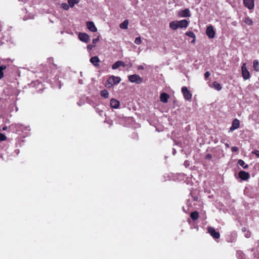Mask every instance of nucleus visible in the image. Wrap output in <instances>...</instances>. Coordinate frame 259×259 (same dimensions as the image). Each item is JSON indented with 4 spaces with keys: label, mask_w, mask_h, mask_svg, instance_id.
<instances>
[{
    "label": "nucleus",
    "mask_w": 259,
    "mask_h": 259,
    "mask_svg": "<svg viewBox=\"0 0 259 259\" xmlns=\"http://www.w3.org/2000/svg\"><path fill=\"white\" fill-rule=\"evenodd\" d=\"M78 38L80 41L84 42H88L90 40V36L85 33H79L78 34Z\"/></svg>",
    "instance_id": "obj_9"
},
{
    "label": "nucleus",
    "mask_w": 259,
    "mask_h": 259,
    "mask_svg": "<svg viewBox=\"0 0 259 259\" xmlns=\"http://www.w3.org/2000/svg\"><path fill=\"white\" fill-rule=\"evenodd\" d=\"M14 126H15L16 128H17L16 129V131H23L24 130H30V128L29 126L28 127H24V125H23L22 124H15V125H11V127H13Z\"/></svg>",
    "instance_id": "obj_16"
},
{
    "label": "nucleus",
    "mask_w": 259,
    "mask_h": 259,
    "mask_svg": "<svg viewBox=\"0 0 259 259\" xmlns=\"http://www.w3.org/2000/svg\"><path fill=\"white\" fill-rule=\"evenodd\" d=\"M226 145L227 147H229V145L228 144H226Z\"/></svg>",
    "instance_id": "obj_50"
},
{
    "label": "nucleus",
    "mask_w": 259,
    "mask_h": 259,
    "mask_svg": "<svg viewBox=\"0 0 259 259\" xmlns=\"http://www.w3.org/2000/svg\"><path fill=\"white\" fill-rule=\"evenodd\" d=\"M6 68V66L5 65H0V70L3 71Z\"/></svg>",
    "instance_id": "obj_41"
},
{
    "label": "nucleus",
    "mask_w": 259,
    "mask_h": 259,
    "mask_svg": "<svg viewBox=\"0 0 259 259\" xmlns=\"http://www.w3.org/2000/svg\"><path fill=\"white\" fill-rule=\"evenodd\" d=\"M240 126V121L239 120L235 118L233 120L232 125L231 127L230 128V132H233L234 130L238 128Z\"/></svg>",
    "instance_id": "obj_10"
},
{
    "label": "nucleus",
    "mask_w": 259,
    "mask_h": 259,
    "mask_svg": "<svg viewBox=\"0 0 259 259\" xmlns=\"http://www.w3.org/2000/svg\"><path fill=\"white\" fill-rule=\"evenodd\" d=\"M61 85H59V89H60V88H61Z\"/></svg>",
    "instance_id": "obj_52"
},
{
    "label": "nucleus",
    "mask_w": 259,
    "mask_h": 259,
    "mask_svg": "<svg viewBox=\"0 0 259 259\" xmlns=\"http://www.w3.org/2000/svg\"><path fill=\"white\" fill-rule=\"evenodd\" d=\"M102 112H102V111H100V112H99V114H100V115H102Z\"/></svg>",
    "instance_id": "obj_47"
},
{
    "label": "nucleus",
    "mask_w": 259,
    "mask_h": 259,
    "mask_svg": "<svg viewBox=\"0 0 259 259\" xmlns=\"http://www.w3.org/2000/svg\"><path fill=\"white\" fill-rule=\"evenodd\" d=\"M90 62L93 65L96 67L99 66V62H100L99 58L97 56L92 57L90 59Z\"/></svg>",
    "instance_id": "obj_13"
},
{
    "label": "nucleus",
    "mask_w": 259,
    "mask_h": 259,
    "mask_svg": "<svg viewBox=\"0 0 259 259\" xmlns=\"http://www.w3.org/2000/svg\"><path fill=\"white\" fill-rule=\"evenodd\" d=\"M238 164L242 166L244 169H247L248 168V165L245 164L244 161L242 159H239L238 161Z\"/></svg>",
    "instance_id": "obj_23"
},
{
    "label": "nucleus",
    "mask_w": 259,
    "mask_h": 259,
    "mask_svg": "<svg viewBox=\"0 0 259 259\" xmlns=\"http://www.w3.org/2000/svg\"><path fill=\"white\" fill-rule=\"evenodd\" d=\"M169 98V95L165 93H162L160 95V101L161 102L164 103H166L167 102Z\"/></svg>",
    "instance_id": "obj_14"
},
{
    "label": "nucleus",
    "mask_w": 259,
    "mask_h": 259,
    "mask_svg": "<svg viewBox=\"0 0 259 259\" xmlns=\"http://www.w3.org/2000/svg\"><path fill=\"white\" fill-rule=\"evenodd\" d=\"M4 76V73L3 71L0 70V79H2Z\"/></svg>",
    "instance_id": "obj_43"
},
{
    "label": "nucleus",
    "mask_w": 259,
    "mask_h": 259,
    "mask_svg": "<svg viewBox=\"0 0 259 259\" xmlns=\"http://www.w3.org/2000/svg\"><path fill=\"white\" fill-rule=\"evenodd\" d=\"M169 27L174 30H177L178 28H179V23L178 21H172L169 23Z\"/></svg>",
    "instance_id": "obj_19"
},
{
    "label": "nucleus",
    "mask_w": 259,
    "mask_h": 259,
    "mask_svg": "<svg viewBox=\"0 0 259 259\" xmlns=\"http://www.w3.org/2000/svg\"><path fill=\"white\" fill-rule=\"evenodd\" d=\"M210 87L214 88L217 91H220L222 89L221 84L217 81H214L210 85Z\"/></svg>",
    "instance_id": "obj_20"
},
{
    "label": "nucleus",
    "mask_w": 259,
    "mask_h": 259,
    "mask_svg": "<svg viewBox=\"0 0 259 259\" xmlns=\"http://www.w3.org/2000/svg\"><path fill=\"white\" fill-rule=\"evenodd\" d=\"M7 139L6 136L2 133H0V141H4Z\"/></svg>",
    "instance_id": "obj_34"
},
{
    "label": "nucleus",
    "mask_w": 259,
    "mask_h": 259,
    "mask_svg": "<svg viewBox=\"0 0 259 259\" xmlns=\"http://www.w3.org/2000/svg\"><path fill=\"white\" fill-rule=\"evenodd\" d=\"M208 232L209 234L214 238V239H218L220 237V233L218 231H217L216 230L212 227H208L207 228Z\"/></svg>",
    "instance_id": "obj_3"
},
{
    "label": "nucleus",
    "mask_w": 259,
    "mask_h": 259,
    "mask_svg": "<svg viewBox=\"0 0 259 259\" xmlns=\"http://www.w3.org/2000/svg\"><path fill=\"white\" fill-rule=\"evenodd\" d=\"M244 22L249 26L253 24V21L249 17H246L244 18Z\"/></svg>",
    "instance_id": "obj_28"
},
{
    "label": "nucleus",
    "mask_w": 259,
    "mask_h": 259,
    "mask_svg": "<svg viewBox=\"0 0 259 259\" xmlns=\"http://www.w3.org/2000/svg\"><path fill=\"white\" fill-rule=\"evenodd\" d=\"M183 210L184 212H186V211H185V209L184 208V207H183Z\"/></svg>",
    "instance_id": "obj_48"
},
{
    "label": "nucleus",
    "mask_w": 259,
    "mask_h": 259,
    "mask_svg": "<svg viewBox=\"0 0 259 259\" xmlns=\"http://www.w3.org/2000/svg\"><path fill=\"white\" fill-rule=\"evenodd\" d=\"M78 82H79V83H80L81 84H83V81L81 79H79Z\"/></svg>",
    "instance_id": "obj_44"
},
{
    "label": "nucleus",
    "mask_w": 259,
    "mask_h": 259,
    "mask_svg": "<svg viewBox=\"0 0 259 259\" xmlns=\"http://www.w3.org/2000/svg\"><path fill=\"white\" fill-rule=\"evenodd\" d=\"M121 78L119 76H115L114 75L110 76L107 80L106 86L110 88L114 84H117L120 82Z\"/></svg>",
    "instance_id": "obj_1"
},
{
    "label": "nucleus",
    "mask_w": 259,
    "mask_h": 259,
    "mask_svg": "<svg viewBox=\"0 0 259 259\" xmlns=\"http://www.w3.org/2000/svg\"><path fill=\"white\" fill-rule=\"evenodd\" d=\"M99 41V38H94L92 40V43L93 44H96Z\"/></svg>",
    "instance_id": "obj_40"
},
{
    "label": "nucleus",
    "mask_w": 259,
    "mask_h": 259,
    "mask_svg": "<svg viewBox=\"0 0 259 259\" xmlns=\"http://www.w3.org/2000/svg\"><path fill=\"white\" fill-rule=\"evenodd\" d=\"M212 158V156L210 154H207L205 155V159H210Z\"/></svg>",
    "instance_id": "obj_38"
},
{
    "label": "nucleus",
    "mask_w": 259,
    "mask_h": 259,
    "mask_svg": "<svg viewBox=\"0 0 259 259\" xmlns=\"http://www.w3.org/2000/svg\"><path fill=\"white\" fill-rule=\"evenodd\" d=\"M125 63L122 61H117L112 65V68L115 70L120 66L125 67Z\"/></svg>",
    "instance_id": "obj_15"
},
{
    "label": "nucleus",
    "mask_w": 259,
    "mask_h": 259,
    "mask_svg": "<svg viewBox=\"0 0 259 259\" xmlns=\"http://www.w3.org/2000/svg\"><path fill=\"white\" fill-rule=\"evenodd\" d=\"M101 96L105 99H107L109 97V92L106 90H103L101 91Z\"/></svg>",
    "instance_id": "obj_26"
},
{
    "label": "nucleus",
    "mask_w": 259,
    "mask_h": 259,
    "mask_svg": "<svg viewBox=\"0 0 259 259\" xmlns=\"http://www.w3.org/2000/svg\"><path fill=\"white\" fill-rule=\"evenodd\" d=\"M176 153V150L175 149H173V151H172V153H173V155H175Z\"/></svg>",
    "instance_id": "obj_46"
},
{
    "label": "nucleus",
    "mask_w": 259,
    "mask_h": 259,
    "mask_svg": "<svg viewBox=\"0 0 259 259\" xmlns=\"http://www.w3.org/2000/svg\"><path fill=\"white\" fill-rule=\"evenodd\" d=\"M236 255L238 259H245V254L241 251H237Z\"/></svg>",
    "instance_id": "obj_29"
},
{
    "label": "nucleus",
    "mask_w": 259,
    "mask_h": 259,
    "mask_svg": "<svg viewBox=\"0 0 259 259\" xmlns=\"http://www.w3.org/2000/svg\"><path fill=\"white\" fill-rule=\"evenodd\" d=\"M128 79L130 82L136 84H140L143 82V78L136 74L129 75Z\"/></svg>",
    "instance_id": "obj_2"
},
{
    "label": "nucleus",
    "mask_w": 259,
    "mask_h": 259,
    "mask_svg": "<svg viewBox=\"0 0 259 259\" xmlns=\"http://www.w3.org/2000/svg\"><path fill=\"white\" fill-rule=\"evenodd\" d=\"M242 231L244 232V235L246 238H248L250 237L251 233H250V231L246 230V229L245 227H243L242 228Z\"/></svg>",
    "instance_id": "obj_24"
},
{
    "label": "nucleus",
    "mask_w": 259,
    "mask_h": 259,
    "mask_svg": "<svg viewBox=\"0 0 259 259\" xmlns=\"http://www.w3.org/2000/svg\"><path fill=\"white\" fill-rule=\"evenodd\" d=\"M242 74L245 80L248 79L250 77V74L246 67V64L243 63L241 67Z\"/></svg>",
    "instance_id": "obj_5"
},
{
    "label": "nucleus",
    "mask_w": 259,
    "mask_h": 259,
    "mask_svg": "<svg viewBox=\"0 0 259 259\" xmlns=\"http://www.w3.org/2000/svg\"><path fill=\"white\" fill-rule=\"evenodd\" d=\"M239 150V148L237 147H232L231 148V151L233 152H238Z\"/></svg>",
    "instance_id": "obj_36"
},
{
    "label": "nucleus",
    "mask_w": 259,
    "mask_h": 259,
    "mask_svg": "<svg viewBox=\"0 0 259 259\" xmlns=\"http://www.w3.org/2000/svg\"><path fill=\"white\" fill-rule=\"evenodd\" d=\"M190 217L193 221L197 220L199 218L198 212L197 211H194L191 212L190 214Z\"/></svg>",
    "instance_id": "obj_21"
},
{
    "label": "nucleus",
    "mask_w": 259,
    "mask_h": 259,
    "mask_svg": "<svg viewBox=\"0 0 259 259\" xmlns=\"http://www.w3.org/2000/svg\"><path fill=\"white\" fill-rule=\"evenodd\" d=\"M138 70H143L144 69V67L143 65H139L137 67Z\"/></svg>",
    "instance_id": "obj_42"
},
{
    "label": "nucleus",
    "mask_w": 259,
    "mask_h": 259,
    "mask_svg": "<svg viewBox=\"0 0 259 259\" xmlns=\"http://www.w3.org/2000/svg\"><path fill=\"white\" fill-rule=\"evenodd\" d=\"M186 35L189 37L194 38L193 40L191 41V42L193 43L195 42V35L193 32L191 31H187L186 32Z\"/></svg>",
    "instance_id": "obj_27"
},
{
    "label": "nucleus",
    "mask_w": 259,
    "mask_h": 259,
    "mask_svg": "<svg viewBox=\"0 0 259 259\" xmlns=\"http://www.w3.org/2000/svg\"><path fill=\"white\" fill-rule=\"evenodd\" d=\"M93 47H94L93 45H92L90 44V45H88L87 49L89 51H91L93 49Z\"/></svg>",
    "instance_id": "obj_39"
},
{
    "label": "nucleus",
    "mask_w": 259,
    "mask_h": 259,
    "mask_svg": "<svg viewBox=\"0 0 259 259\" xmlns=\"http://www.w3.org/2000/svg\"><path fill=\"white\" fill-rule=\"evenodd\" d=\"M18 110V108L16 107V111H17Z\"/></svg>",
    "instance_id": "obj_51"
},
{
    "label": "nucleus",
    "mask_w": 259,
    "mask_h": 259,
    "mask_svg": "<svg viewBox=\"0 0 259 259\" xmlns=\"http://www.w3.org/2000/svg\"><path fill=\"white\" fill-rule=\"evenodd\" d=\"M7 129V126H4L3 127V131H5Z\"/></svg>",
    "instance_id": "obj_45"
},
{
    "label": "nucleus",
    "mask_w": 259,
    "mask_h": 259,
    "mask_svg": "<svg viewBox=\"0 0 259 259\" xmlns=\"http://www.w3.org/2000/svg\"><path fill=\"white\" fill-rule=\"evenodd\" d=\"M178 15L180 17L186 18L191 16V13L189 9L181 10L178 13Z\"/></svg>",
    "instance_id": "obj_7"
},
{
    "label": "nucleus",
    "mask_w": 259,
    "mask_h": 259,
    "mask_svg": "<svg viewBox=\"0 0 259 259\" xmlns=\"http://www.w3.org/2000/svg\"><path fill=\"white\" fill-rule=\"evenodd\" d=\"M69 5L66 4V3H63L61 4V8H62L63 9L65 10H68L69 8Z\"/></svg>",
    "instance_id": "obj_32"
},
{
    "label": "nucleus",
    "mask_w": 259,
    "mask_h": 259,
    "mask_svg": "<svg viewBox=\"0 0 259 259\" xmlns=\"http://www.w3.org/2000/svg\"><path fill=\"white\" fill-rule=\"evenodd\" d=\"M244 6L249 10L254 8V0H243Z\"/></svg>",
    "instance_id": "obj_11"
},
{
    "label": "nucleus",
    "mask_w": 259,
    "mask_h": 259,
    "mask_svg": "<svg viewBox=\"0 0 259 259\" xmlns=\"http://www.w3.org/2000/svg\"><path fill=\"white\" fill-rule=\"evenodd\" d=\"M179 23V28H187L188 26V21L186 20H182L178 21Z\"/></svg>",
    "instance_id": "obj_18"
},
{
    "label": "nucleus",
    "mask_w": 259,
    "mask_h": 259,
    "mask_svg": "<svg viewBox=\"0 0 259 259\" xmlns=\"http://www.w3.org/2000/svg\"><path fill=\"white\" fill-rule=\"evenodd\" d=\"M253 67L256 71L258 72L259 71V62L258 60H255L253 61Z\"/></svg>",
    "instance_id": "obj_25"
},
{
    "label": "nucleus",
    "mask_w": 259,
    "mask_h": 259,
    "mask_svg": "<svg viewBox=\"0 0 259 259\" xmlns=\"http://www.w3.org/2000/svg\"><path fill=\"white\" fill-rule=\"evenodd\" d=\"M200 2H201V0H198V4L200 3Z\"/></svg>",
    "instance_id": "obj_49"
},
{
    "label": "nucleus",
    "mask_w": 259,
    "mask_h": 259,
    "mask_svg": "<svg viewBox=\"0 0 259 259\" xmlns=\"http://www.w3.org/2000/svg\"><path fill=\"white\" fill-rule=\"evenodd\" d=\"M79 0H68V3L70 7H73L75 4L78 3Z\"/></svg>",
    "instance_id": "obj_30"
},
{
    "label": "nucleus",
    "mask_w": 259,
    "mask_h": 259,
    "mask_svg": "<svg viewBox=\"0 0 259 259\" xmlns=\"http://www.w3.org/2000/svg\"><path fill=\"white\" fill-rule=\"evenodd\" d=\"M238 177L243 181H247L250 177V174L248 172L241 170L238 173Z\"/></svg>",
    "instance_id": "obj_8"
},
{
    "label": "nucleus",
    "mask_w": 259,
    "mask_h": 259,
    "mask_svg": "<svg viewBox=\"0 0 259 259\" xmlns=\"http://www.w3.org/2000/svg\"><path fill=\"white\" fill-rule=\"evenodd\" d=\"M206 33L209 38H212L214 37L215 32L213 29V27L212 25H209L207 27L206 30Z\"/></svg>",
    "instance_id": "obj_6"
},
{
    "label": "nucleus",
    "mask_w": 259,
    "mask_h": 259,
    "mask_svg": "<svg viewBox=\"0 0 259 259\" xmlns=\"http://www.w3.org/2000/svg\"><path fill=\"white\" fill-rule=\"evenodd\" d=\"M110 106L112 108L117 109L119 106V102L114 99H112L110 101Z\"/></svg>",
    "instance_id": "obj_17"
},
{
    "label": "nucleus",
    "mask_w": 259,
    "mask_h": 259,
    "mask_svg": "<svg viewBox=\"0 0 259 259\" xmlns=\"http://www.w3.org/2000/svg\"><path fill=\"white\" fill-rule=\"evenodd\" d=\"M134 42L136 45H140L142 43L141 38L140 37H138L135 38Z\"/></svg>",
    "instance_id": "obj_33"
},
{
    "label": "nucleus",
    "mask_w": 259,
    "mask_h": 259,
    "mask_svg": "<svg viewBox=\"0 0 259 259\" xmlns=\"http://www.w3.org/2000/svg\"><path fill=\"white\" fill-rule=\"evenodd\" d=\"M232 238H231L230 239L228 240V242H234L236 239L237 237V233L236 232H233L232 234Z\"/></svg>",
    "instance_id": "obj_31"
},
{
    "label": "nucleus",
    "mask_w": 259,
    "mask_h": 259,
    "mask_svg": "<svg viewBox=\"0 0 259 259\" xmlns=\"http://www.w3.org/2000/svg\"><path fill=\"white\" fill-rule=\"evenodd\" d=\"M252 153L255 155L257 158L259 157V151L257 150H255L252 152Z\"/></svg>",
    "instance_id": "obj_35"
},
{
    "label": "nucleus",
    "mask_w": 259,
    "mask_h": 259,
    "mask_svg": "<svg viewBox=\"0 0 259 259\" xmlns=\"http://www.w3.org/2000/svg\"><path fill=\"white\" fill-rule=\"evenodd\" d=\"M128 21L127 20H125L122 23H121L119 27L121 29H126L128 27Z\"/></svg>",
    "instance_id": "obj_22"
},
{
    "label": "nucleus",
    "mask_w": 259,
    "mask_h": 259,
    "mask_svg": "<svg viewBox=\"0 0 259 259\" xmlns=\"http://www.w3.org/2000/svg\"><path fill=\"white\" fill-rule=\"evenodd\" d=\"M210 76V73L209 71H206L205 73H204V77H205V80H206L207 79V78Z\"/></svg>",
    "instance_id": "obj_37"
},
{
    "label": "nucleus",
    "mask_w": 259,
    "mask_h": 259,
    "mask_svg": "<svg viewBox=\"0 0 259 259\" xmlns=\"http://www.w3.org/2000/svg\"><path fill=\"white\" fill-rule=\"evenodd\" d=\"M182 92L183 94L184 99L186 100H190L192 97V94L188 91L187 87H183L182 88Z\"/></svg>",
    "instance_id": "obj_4"
},
{
    "label": "nucleus",
    "mask_w": 259,
    "mask_h": 259,
    "mask_svg": "<svg viewBox=\"0 0 259 259\" xmlns=\"http://www.w3.org/2000/svg\"><path fill=\"white\" fill-rule=\"evenodd\" d=\"M87 28L92 32H95L97 31V29L94 23L92 21H88L87 22Z\"/></svg>",
    "instance_id": "obj_12"
}]
</instances>
